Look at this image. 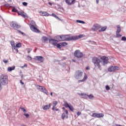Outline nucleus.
Listing matches in <instances>:
<instances>
[{"label": "nucleus", "instance_id": "1", "mask_svg": "<svg viewBox=\"0 0 126 126\" xmlns=\"http://www.w3.org/2000/svg\"><path fill=\"white\" fill-rule=\"evenodd\" d=\"M83 35L80 34L79 35H73L70 36V34H65L61 35L62 41H75L83 38Z\"/></svg>", "mask_w": 126, "mask_h": 126}, {"label": "nucleus", "instance_id": "2", "mask_svg": "<svg viewBox=\"0 0 126 126\" xmlns=\"http://www.w3.org/2000/svg\"><path fill=\"white\" fill-rule=\"evenodd\" d=\"M92 61L95 67H97V68H100L101 65H100V63H102L101 60L97 57H94L92 59Z\"/></svg>", "mask_w": 126, "mask_h": 126}, {"label": "nucleus", "instance_id": "3", "mask_svg": "<svg viewBox=\"0 0 126 126\" xmlns=\"http://www.w3.org/2000/svg\"><path fill=\"white\" fill-rule=\"evenodd\" d=\"M0 84L4 86L8 84V77L6 75H2L0 79Z\"/></svg>", "mask_w": 126, "mask_h": 126}, {"label": "nucleus", "instance_id": "4", "mask_svg": "<svg viewBox=\"0 0 126 126\" xmlns=\"http://www.w3.org/2000/svg\"><path fill=\"white\" fill-rule=\"evenodd\" d=\"M83 75V72L81 70H78L76 71L74 76L76 79H81Z\"/></svg>", "mask_w": 126, "mask_h": 126}, {"label": "nucleus", "instance_id": "5", "mask_svg": "<svg viewBox=\"0 0 126 126\" xmlns=\"http://www.w3.org/2000/svg\"><path fill=\"white\" fill-rule=\"evenodd\" d=\"M74 56L75 58H77L78 59H81L83 57V53L80 52V50H77L75 51L74 53Z\"/></svg>", "mask_w": 126, "mask_h": 126}, {"label": "nucleus", "instance_id": "6", "mask_svg": "<svg viewBox=\"0 0 126 126\" xmlns=\"http://www.w3.org/2000/svg\"><path fill=\"white\" fill-rule=\"evenodd\" d=\"M36 87L38 90H39L41 92H43V93H45L46 95H48V92L47 91V89H46L45 87L41 86L40 85H37Z\"/></svg>", "mask_w": 126, "mask_h": 126}, {"label": "nucleus", "instance_id": "7", "mask_svg": "<svg viewBox=\"0 0 126 126\" xmlns=\"http://www.w3.org/2000/svg\"><path fill=\"white\" fill-rule=\"evenodd\" d=\"M10 26L11 27H12L13 29H15V30H17V29H19V28H20V26L17 24V23L15 22H11Z\"/></svg>", "mask_w": 126, "mask_h": 126}, {"label": "nucleus", "instance_id": "8", "mask_svg": "<svg viewBox=\"0 0 126 126\" xmlns=\"http://www.w3.org/2000/svg\"><path fill=\"white\" fill-rule=\"evenodd\" d=\"M64 106L65 107V108H68L69 109L70 111L71 112H73V110L74 109L73 108V106L70 104V103H68L67 102H64Z\"/></svg>", "mask_w": 126, "mask_h": 126}, {"label": "nucleus", "instance_id": "9", "mask_svg": "<svg viewBox=\"0 0 126 126\" xmlns=\"http://www.w3.org/2000/svg\"><path fill=\"white\" fill-rule=\"evenodd\" d=\"M100 59L103 61V65H105V64H108V63H109V58H108V57L103 56L101 57Z\"/></svg>", "mask_w": 126, "mask_h": 126}, {"label": "nucleus", "instance_id": "10", "mask_svg": "<svg viewBox=\"0 0 126 126\" xmlns=\"http://www.w3.org/2000/svg\"><path fill=\"white\" fill-rule=\"evenodd\" d=\"M33 60L40 62V63H43L45 59L43 56H35Z\"/></svg>", "mask_w": 126, "mask_h": 126}, {"label": "nucleus", "instance_id": "11", "mask_svg": "<svg viewBox=\"0 0 126 126\" xmlns=\"http://www.w3.org/2000/svg\"><path fill=\"white\" fill-rule=\"evenodd\" d=\"M92 117L93 118H103L104 117V114L103 113H93Z\"/></svg>", "mask_w": 126, "mask_h": 126}, {"label": "nucleus", "instance_id": "12", "mask_svg": "<svg viewBox=\"0 0 126 126\" xmlns=\"http://www.w3.org/2000/svg\"><path fill=\"white\" fill-rule=\"evenodd\" d=\"M115 70H119V67L117 66H111L108 68V71L110 72H113Z\"/></svg>", "mask_w": 126, "mask_h": 126}, {"label": "nucleus", "instance_id": "13", "mask_svg": "<svg viewBox=\"0 0 126 126\" xmlns=\"http://www.w3.org/2000/svg\"><path fill=\"white\" fill-rule=\"evenodd\" d=\"M68 118V111L67 110H65L64 112L62 115V119L64 120V119H67Z\"/></svg>", "mask_w": 126, "mask_h": 126}, {"label": "nucleus", "instance_id": "14", "mask_svg": "<svg viewBox=\"0 0 126 126\" xmlns=\"http://www.w3.org/2000/svg\"><path fill=\"white\" fill-rule=\"evenodd\" d=\"M49 43L50 44H52L53 46H57V44L59 43V40L51 38L50 39H49Z\"/></svg>", "mask_w": 126, "mask_h": 126}, {"label": "nucleus", "instance_id": "15", "mask_svg": "<svg viewBox=\"0 0 126 126\" xmlns=\"http://www.w3.org/2000/svg\"><path fill=\"white\" fill-rule=\"evenodd\" d=\"M31 29L33 32H35L36 33H39L40 31L37 28L35 27V26L33 25H31Z\"/></svg>", "mask_w": 126, "mask_h": 126}, {"label": "nucleus", "instance_id": "16", "mask_svg": "<svg viewBox=\"0 0 126 126\" xmlns=\"http://www.w3.org/2000/svg\"><path fill=\"white\" fill-rule=\"evenodd\" d=\"M101 28V26L99 25L98 24H94L93 26L92 29L93 31H96L98 29H100Z\"/></svg>", "mask_w": 126, "mask_h": 126}, {"label": "nucleus", "instance_id": "17", "mask_svg": "<svg viewBox=\"0 0 126 126\" xmlns=\"http://www.w3.org/2000/svg\"><path fill=\"white\" fill-rule=\"evenodd\" d=\"M20 15H21L22 17H24V18H28V15L27 14L25 13L24 11H21L19 13Z\"/></svg>", "mask_w": 126, "mask_h": 126}, {"label": "nucleus", "instance_id": "18", "mask_svg": "<svg viewBox=\"0 0 126 126\" xmlns=\"http://www.w3.org/2000/svg\"><path fill=\"white\" fill-rule=\"evenodd\" d=\"M78 94L79 96H82V98H83V99H88V94H86L78 93Z\"/></svg>", "mask_w": 126, "mask_h": 126}, {"label": "nucleus", "instance_id": "19", "mask_svg": "<svg viewBox=\"0 0 126 126\" xmlns=\"http://www.w3.org/2000/svg\"><path fill=\"white\" fill-rule=\"evenodd\" d=\"M51 106H52L51 103H49L48 105H46L43 107V110H44V111H46L47 110H49V109L51 108Z\"/></svg>", "mask_w": 126, "mask_h": 126}, {"label": "nucleus", "instance_id": "20", "mask_svg": "<svg viewBox=\"0 0 126 126\" xmlns=\"http://www.w3.org/2000/svg\"><path fill=\"white\" fill-rule=\"evenodd\" d=\"M75 1V0H65V2L69 5H71V4H73V2Z\"/></svg>", "mask_w": 126, "mask_h": 126}, {"label": "nucleus", "instance_id": "21", "mask_svg": "<svg viewBox=\"0 0 126 126\" xmlns=\"http://www.w3.org/2000/svg\"><path fill=\"white\" fill-rule=\"evenodd\" d=\"M87 79V75H86V74H85L82 80H80L78 81V83H80L81 82H84V81H85V80H86Z\"/></svg>", "mask_w": 126, "mask_h": 126}, {"label": "nucleus", "instance_id": "22", "mask_svg": "<svg viewBox=\"0 0 126 126\" xmlns=\"http://www.w3.org/2000/svg\"><path fill=\"white\" fill-rule=\"evenodd\" d=\"M39 13H42L41 14V16H49V14L47 12H42V11H40Z\"/></svg>", "mask_w": 126, "mask_h": 126}, {"label": "nucleus", "instance_id": "23", "mask_svg": "<svg viewBox=\"0 0 126 126\" xmlns=\"http://www.w3.org/2000/svg\"><path fill=\"white\" fill-rule=\"evenodd\" d=\"M15 69V66H13L12 67H8L7 68L8 71H12V70H14Z\"/></svg>", "mask_w": 126, "mask_h": 126}, {"label": "nucleus", "instance_id": "24", "mask_svg": "<svg viewBox=\"0 0 126 126\" xmlns=\"http://www.w3.org/2000/svg\"><path fill=\"white\" fill-rule=\"evenodd\" d=\"M107 29V27L105 26L101 28L100 30L99 31V32H104Z\"/></svg>", "mask_w": 126, "mask_h": 126}, {"label": "nucleus", "instance_id": "25", "mask_svg": "<svg viewBox=\"0 0 126 126\" xmlns=\"http://www.w3.org/2000/svg\"><path fill=\"white\" fill-rule=\"evenodd\" d=\"M122 31V29H121V27L120 26H118L117 27V30L116 31V33H120Z\"/></svg>", "mask_w": 126, "mask_h": 126}, {"label": "nucleus", "instance_id": "26", "mask_svg": "<svg viewBox=\"0 0 126 126\" xmlns=\"http://www.w3.org/2000/svg\"><path fill=\"white\" fill-rule=\"evenodd\" d=\"M42 39L44 41V42H47V41H49V38L47 36H43L42 37Z\"/></svg>", "mask_w": 126, "mask_h": 126}, {"label": "nucleus", "instance_id": "27", "mask_svg": "<svg viewBox=\"0 0 126 126\" xmlns=\"http://www.w3.org/2000/svg\"><path fill=\"white\" fill-rule=\"evenodd\" d=\"M89 98L90 100H93V98H94V95L92 94H90V95H88V98Z\"/></svg>", "mask_w": 126, "mask_h": 126}, {"label": "nucleus", "instance_id": "28", "mask_svg": "<svg viewBox=\"0 0 126 126\" xmlns=\"http://www.w3.org/2000/svg\"><path fill=\"white\" fill-rule=\"evenodd\" d=\"M56 39H58V40H57V41H58V42H59V41L60 42H61V39H62V35H57L56 36Z\"/></svg>", "mask_w": 126, "mask_h": 126}, {"label": "nucleus", "instance_id": "29", "mask_svg": "<svg viewBox=\"0 0 126 126\" xmlns=\"http://www.w3.org/2000/svg\"><path fill=\"white\" fill-rule=\"evenodd\" d=\"M61 47H65V46L67 45V43L66 42H61L60 43Z\"/></svg>", "mask_w": 126, "mask_h": 126}, {"label": "nucleus", "instance_id": "30", "mask_svg": "<svg viewBox=\"0 0 126 126\" xmlns=\"http://www.w3.org/2000/svg\"><path fill=\"white\" fill-rule=\"evenodd\" d=\"M76 22L77 23H81L82 24H85V22H84L83 21L79 20H77Z\"/></svg>", "mask_w": 126, "mask_h": 126}, {"label": "nucleus", "instance_id": "31", "mask_svg": "<svg viewBox=\"0 0 126 126\" xmlns=\"http://www.w3.org/2000/svg\"><path fill=\"white\" fill-rule=\"evenodd\" d=\"M55 46L57 47V48H58V49H62V47H62V45H61V43H58V44L56 43V45Z\"/></svg>", "mask_w": 126, "mask_h": 126}, {"label": "nucleus", "instance_id": "32", "mask_svg": "<svg viewBox=\"0 0 126 126\" xmlns=\"http://www.w3.org/2000/svg\"><path fill=\"white\" fill-rule=\"evenodd\" d=\"M10 44L13 48H14V47H15V43L14 42V41H11Z\"/></svg>", "mask_w": 126, "mask_h": 126}, {"label": "nucleus", "instance_id": "33", "mask_svg": "<svg viewBox=\"0 0 126 126\" xmlns=\"http://www.w3.org/2000/svg\"><path fill=\"white\" fill-rule=\"evenodd\" d=\"M116 38H120V37H122V34H120V32H116Z\"/></svg>", "mask_w": 126, "mask_h": 126}, {"label": "nucleus", "instance_id": "34", "mask_svg": "<svg viewBox=\"0 0 126 126\" xmlns=\"http://www.w3.org/2000/svg\"><path fill=\"white\" fill-rule=\"evenodd\" d=\"M53 106L56 107L58 105V101L56 100L53 101Z\"/></svg>", "mask_w": 126, "mask_h": 126}, {"label": "nucleus", "instance_id": "35", "mask_svg": "<svg viewBox=\"0 0 126 126\" xmlns=\"http://www.w3.org/2000/svg\"><path fill=\"white\" fill-rule=\"evenodd\" d=\"M20 109H21V110H22L23 111V112H24V113H27V112L26 111V109L23 107H21L20 108Z\"/></svg>", "mask_w": 126, "mask_h": 126}, {"label": "nucleus", "instance_id": "36", "mask_svg": "<svg viewBox=\"0 0 126 126\" xmlns=\"http://www.w3.org/2000/svg\"><path fill=\"white\" fill-rule=\"evenodd\" d=\"M21 47V43H18L16 45V47L20 48Z\"/></svg>", "mask_w": 126, "mask_h": 126}, {"label": "nucleus", "instance_id": "37", "mask_svg": "<svg viewBox=\"0 0 126 126\" xmlns=\"http://www.w3.org/2000/svg\"><path fill=\"white\" fill-rule=\"evenodd\" d=\"M12 12H17V9L14 8L12 9Z\"/></svg>", "mask_w": 126, "mask_h": 126}, {"label": "nucleus", "instance_id": "38", "mask_svg": "<svg viewBox=\"0 0 126 126\" xmlns=\"http://www.w3.org/2000/svg\"><path fill=\"white\" fill-rule=\"evenodd\" d=\"M22 4L24 6H27V5L28 4V3H27V2H23Z\"/></svg>", "mask_w": 126, "mask_h": 126}, {"label": "nucleus", "instance_id": "39", "mask_svg": "<svg viewBox=\"0 0 126 126\" xmlns=\"http://www.w3.org/2000/svg\"><path fill=\"white\" fill-rule=\"evenodd\" d=\"M121 41H126V36H123L121 38Z\"/></svg>", "mask_w": 126, "mask_h": 126}, {"label": "nucleus", "instance_id": "40", "mask_svg": "<svg viewBox=\"0 0 126 126\" xmlns=\"http://www.w3.org/2000/svg\"><path fill=\"white\" fill-rule=\"evenodd\" d=\"M13 50H15L16 53H18V49H17V47H16V46L13 47Z\"/></svg>", "mask_w": 126, "mask_h": 126}, {"label": "nucleus", "instance_id": "41", "mask_svg": "<svg viewBox=\"0 0 126 126\" xmlns=\"http://www.w3.org/2000/svg\"><path fill=\"white\" fill-rule=\"evenodd\" d=\"M18 32H19V33H20L21 34H22L23 35V36H25V34L24 32H21V31L18 30L17 31Z\"/></svg>", "mask_w": 126, "mask_h": 126}, {"label": "nucleus", "instance_id": "42", "mask_svg": "<svg viewBox=\"0 0 126 126\" xmlns=\"http://www.w3.org/2000/svg\"><path fill=\"white\" fill-rule=\"evenodd\" d=\"M31 25H33V26L36 25V23H35V22L34 21H32L31 22Z\"/></svg>", "mask_w": 126, "mask_h": 126}, {"label": "nucleus", "instance_id": "43", "mask_svg": "<svg viewBox=\"0 0 126 126\" xmlns=\"http://www.w3.org/2000/svg\"><path fill=\"white\" fill-rule=\"evenodd\" d=\"M24 116H25V117L27 118H29V115L28 113H24Z\"/></svg>", "mask_w": 126, "mask_h": 126}, {"label": "nucleus", "instance_id": "44", "mask_svg": "<svg viewBox=\"0 0 126 126\" xmlns=\"http://www.w3.org/2000/svg\"><path fill=\"white\" fill-rule=\"evenodd\" d=\"M52 16H53V17H55V18H58V16H57V15L54 14V13H52Z\"/></svg>", "mask_w": 126, "mask_h": 126}, {"label": "nucleus", "instance_id": "45", "mask_svg": "<svg viewBox=\"0 0 126 126\" xmlns=\"http://www.w3.org/2000/svg\"><path fill=\"white\" fill-rule=\"evenodd\" d=\"M27 58L29 61H31L32 60V58L29 56H28Z\"/></svg>", "mask_w": 126, "mask_h": 126}, {"label": "nucleus", "instance_id": "46", "mask_svg": "<svg viewBox=\"0 0 126 126\" xmlns=\"http://www.w3.org/2000/svg\"><path fill=\"white\" fill-rule=\"evenodd\" d=\"M105 88L106 90H110V87L108 85H106Z\"/></svg>", "mask_w": 126, "mask_h": 126}, {"label": "nucleus", "instance_id": "47", "mask_svg": "<svg viewBox=\"0 0 126 126\" xmlns=\"http://www.w3.org/2000/svg\"><path fill=\"white\" fill-rule=\"evenodd\" d=\"M3 63H8V60H5V59H4L3 60Z\"/></svg>", "mask_w": 126, "mask_h": 126}, {"label": "nucleus", "instance_id": "48", "mask_svg": "<svg viewBox=\"0 0 126 126\" xmlns=\"http://www.w3.org/2000/svg\"><path fill=\"white\" fill-rule=\"evenodd\" d=\"M28 53L30 54V52H31V49L30 48H28Z\"/></svg>", "mask_w": 126, "mask_h": 126}, {"label": "nucleus", "instance_id": "49", "mask_svg": "<svg viewBox=\"0 0 126 126\" xmlns=\"http://www.w3.org/2000/svg\"><path fill=\"white\" fill-rule=\"evenodd\" d=\"M77 116H80V115H81V113L80 112H77Z\"/></svg>", "mask_w": 126, "mask_h": 126}, {"label": "nucleus", "instance_id": "50", "mask_svg": "<svg viewBox=\"0 0 126 126\" xmlns=\"http://www.w3.org/2000/svg\"><path fill=\"white\" fill-rule=\"evenodd\" d=\"M86 69H87V70H89V69H90V66L86 67Z\"/></svg>", "mask_w": 126, "mask_h": 126}, {"label": "nucleus", "instance_id": "51", "mask_svg": "<svg viewBox=\"0 0 126 126\" xmlns=\"http://www.w3.org/2000/svg\"><path fill=\"white\" fill-rule=\"evenodd\" d=\"M48 4H49V5H51V6H52V5H53V3H52L51 2H49Z\"/></svg>", "mask_w": 126, "mask_h": 126}, {"label": "nucleus", "instance_id": "52", "mask_svg": "<svg viewBox=\"0 0 126 126\" xmlns=\"http://www.w3.org/2000/svg\"><path fill=\"white\" fill-rule=\"evenodd\" d=\"M55 108H56V106H53V107H52V110H53V111H55Z\"/></svg>", "mask_w": 126, "mask_h": 126}, {"label": "nucleus", "instance_id": "53", "mask_svg": "<svg viewBox=\"0 0 126 126\" xmlns=\"http://www.w3.org/2000/svg\"><path fill=\"white\" fill-rule=\"evenodd\" d=\"M20 83L22 84V85H23L24 84V83L22 82V80H20Z\"/></svg>", "mask_w": 126, "mask_h": 126}, {"label": "nucleus", "instance_id": "54", "mask_svg": "<svg viewBox=\"0 0 126 126\" xmlns=\"http://www.w3.org/2000/svg\"><path fill=\"white\" fill-rule=\"evenodd\" d=\"M2 84H0V91H1V89H2V88L1 87Z\"/></svg>", "mask_w": 126, "mask_h": 126}, {"label": "nucleus", "instance_id": "55", "mask_svg": "<svg viewBox=\"0 0 126 126\" xmlns=\"http://www.w3.org/2000/svg\"><path fill=\"white\" fill-rule=\"evenodd\" d=\"M24 67H27V64H25L24 65Z\"/></svg>", "mask_w": 126, "mask_h": 126}, {"label": "nucleus", "instance_id": "56", "mask_svg": "<svg viewBox=\"0 0 126 126\" xmlns=\"http://www.w3.org/2000/svg\"><path fill=\"white\" fill-rule=\"evenodd\" d=\"M96 2L97 4L99 3V0H96Z\"/></svg>", "mask_w": 126, "mask_h": 126}, {"label": "nucleus", "instance_id": "57", "mask_svg": "<svg viewBox=\"0 0 126 126\" xmlns=\"http://www.w3.org/2000/svg\"><path fill=\"white\" fill-rule=\"evenodd\" d=\"M56 111H59V109H58V108L55 109V110L54 112H56Z\"/></svg>", "mask_w": 126, "mask_h": 126}, {"label": "nucleus", "instance_id": "58", "mask_svg": "<svg viewBox=\"0 0 126 126\" xmlns=\"http://www.w3.org/2000/svg\"><path fill=\"white\" fill-rule=\"evenodd\" d=\"M56 19H58V20H61V18H59V17H58V18H57Z\"/></svg>", "mask_w": 126, "mask_h": 126}, {"label": "nucleus", "instance_id": "59", "mask_svg": "<svg viewBox=\"0 0 126 126\" xmlns=\"http://www.w3.org/2000/svg\"><path fill=\"white\" fill-rule=\"evenodd\" d=\"M72 62H73V63H75V60L72 59Z\"/></svg>", "mask_w": 126, "mask_h": 126}, {"label": "nucleus", "instance_id": "60", "mask_svg": "<svg viewBox=\"0 0 126 126\" xmlns=\"http://www.w3.org/2000/svg\"><path fill=\"white\" fill-rule=\"evenodd\" d=\"M50 95H51V96H53V93H52V92H51V93H50Z\"/></svg>", "mask_w": 126, "mask_h": 126}, {"label": "nucleus", "instance_id": "61", "mask_svg": "<svg viewBox=\"0 0 126 126\" xmlns=\"http://www.w3.org/2000/svg\"><path fill=\"white\" fill-rule=\"evenodd\" d=\"M23 76H24L23 74H22V75H21V77H22V78H23Z\"/></svg>", "mask_w": 126, "mask_h": 126}, {"label": "nucleus", "instance_id": "62", "mask_svg": "<svg viewBox=\"0 0 126 126\" xmlns=\"http://www.w3.org/2000/svg\"><path fill=\"white\" fill-rule=\"evenodd\" d=\"M62 109H63V110H65V108H64V107H63Z\"/></svg>", "mask_w": 126, "mask_h": 126}, {"label": "nucleus", "instance_id": "63", "mask_svg": "<svg viewBox=\"0 0 126 126\" xmlns=\"http://www.w3.org/2000/svg\"><path fill=\"white\" fill-rule=\"evenodd\" d=\"M87 42L89 43H90V42H91V40L88 41Z\"/></svg>", "mask_w": 126, "mask_h": 126}, {"label": "nucleus", "instance_id": "64", "mask_svg": "<svg viewBox=\"0 0 126 126\" xmlns=\"http://www.w3.org/2000/svg\"><path fill=\"white\" fill-rule=\"evenodd\" d=\"M21 126H26L24 125H22Z\"/></svg>", "mask_w": 126, "mask_h": 126}]
</instances>
